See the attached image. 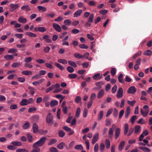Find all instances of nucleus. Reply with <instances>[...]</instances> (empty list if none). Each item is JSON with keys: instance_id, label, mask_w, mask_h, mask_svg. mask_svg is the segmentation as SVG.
<instances>
[{"instance_id": "obj_35", "label": "nucleus", "mask_w": 152, "mask_h": 152, "mask_svg": "<svg viewBox=\"0 0 152 152\" xmlns=\"http://www.w3.org/2000/svg\"><path fill=\"white\" fill-rule=\"evenodd\" d=\"M141 113L142 115L144 117H146L148 115L149 112V111H144L142 109H141L140 110Z\"/></svg>"}, {"instance_id": "obj_3", "label": "nucleus", "mask_w": 152, "mask_h": 152, "mask_svg": "<svg viewBox=\"0 0 152 152\" xmlns=\"http://www.w3.org/2000/svg\"><path fill=\"white\" fill-rule=\"evenodd\" d=\"M46 121L48 124H52L53 123V116L50 113L47 115L46 118Z\"/></svg>"}, {"instance_id": "obj_39", "label": "nucleus", "mask_w": 152, "mask_h": 152, "mask_svg": "<svg viewBox=\"0 0 152 152\" xmlns=\"http://www.w3.org/2000/svg\"><path fill=\"white\" fill-rule=\"evenodd\" d=\"M22 74L25 75H32V72L30 71L25 70L22 72Z\"/></svg>"}, {"instance_id": "obj_63", "label": "nucleus", "mask_w": 152, "mask_h": 152, "mask_svg": "<svg viewBox=\"0 0 152 152\" xmlns=\"http://www.w3.org/2000/svg\"><path fill=\"white\" fill-rule=\"evenodd\" d=\"M81 100V97L80 96H77L76 97L75 99V101L76 103H79Z\"/></svg>"}, {"instance_id": "obj_40", "label": "nucleus", "mask_w": 152, "mask_h": 152, "mask_svg": "<svg viewBox=\"0 0 152 152\" xmlns=\"http://www.w3.org/2000/svg\"><path fill=\"white\" fill-rule=\"evenodd\" d=\"M21 63L20 62H15L13 63L11 65L12 67L16 68L17 67L20 66Z\"/></svg>"}, {"instance_id": "obj_42", "label": "nucleus", "mask_w": 152, "mask_h": 152, "mask_svg": "<svg viewBox=\"0 0 152 152\" xmlns=\"http://www.w3.org/2000/svg\"><path fill=\"white\" fill-rule=\"evenodd\" d=\"M75 148L76 150H81L83 149V147L81 145H77L75 146Z\"/></svg>"}, {"instance_id": "obj_58", "label": "nucleus", "mask_w": 152, "mask_h": 152, "mask_svg": "<svg viewBox=\"0 0 152 152\" xmlns=\"http://www.w3.org/2000/svg\"><path fill=\"white\" fill-rule=\"evenodd\" d=\"M49 151L51 152H58V149L54 147L50 148L49 149Z\"/></svg>"}, {"instance_id": "obj_61", "label": "nucleus", "mask_w": 152, "mask_h": 152, "mask_svg": "<svg viewBox=\"0 0 152 152\" xmlns=\"http://www.w3.org/2000/svg\"><path fill=\"white\" fill-rule=\"evenodd\" d=\"M110 72L111 74L113 76L115 75L116 72V69L115 68H112L111 69Z\"/></svg>"}, {"instance_id": "obj_29", "label": "nucleus", "mask_w": 152, "mask_h": 152, "mask_svg": "<svg viewBox=\"0 0 152 152\" xmlns=\"http://www.w3.org/2000/svg\"><path fill=\"white\" fill-rule=\"evenodd\" d=\"M114 130L113 128H110L108 132V137L109 138L111 139L112 138L113 133Z\"/></svg>"}, {"instance_id": "obj_41", "label": "nucleus", "mask_w": 152, "mask_h": 152, "mask_svg": "<svg viewBox=\"0 0 152 152\" xmlns=\"http://www.w3.org/2000/svg\"><path fill=\"white\" fill-rule=\"evenodd\" d=\"M67 70L69 73L74 72L75 71L74 69L70 66H68L66 68Z\"/></svg>"}, {"instance_id": "obj_7", "label": "nucleus", "mask_w": 152, "mask_h": 152, "mask_svg": "<svg viewBox=\"0 0 152 152\" xmlns=\"http://www.w3.org/2000/svg\"><path fill=\"white\" fill-rule=\"evenodd\" d=\"M95 84L96 85L97 87L93 88V90H98L102 88V86L103 85V83L102 82H96Z\"/></svg>"}, {"instance_id": "obj_45", "label": "nucleus", "mask_w": 152, "mask_h": 152, "mask_svg": "<svg viewBox=\"0 0 152 152\" xmlns=\"http://www.w3.org/2000/svg\"><path fill=\"white\" fill-rule=\"evenodd\" d=\"M16 152H28V151L25 148H19L17 149Z\"/></svg>"}, {"instance_id": "obj_2", "label": "nucleus", "mask_w": 152, "mask_h": 152, "mask_svg": "<svg viewBox=\"0 0 152 152\" xmlns=\"http://www.w3.org/2000/svg\"><path fill=\"white\" fill-rule=\"evenodd\" d=\"M94 18V15L93 14H90L89 18L88 19V21L86 22L84 21H82L83 23H84L86 27H90L91 25V23L93 22V19Z\"/></svg>"}, {"instance_id": "obj_51", "label": "nucleus", "mask_w": 152, "mask_h": 152, "mask_svg": "<svg viewBox=\"0 0 152 152\" xmlns=\"http://www.w3.org/2000/svg\"><path fill=\"white\" fill-rule=\"evenodd\" d=\"M152 54V51L150 50H147L144 52V55L149 56Z\"/></svg>"}, {"instance_id": "obj_1", "label": "nucleus", "mask_w": 152, "mask_h": 152, "mask_svg": "<svg viewBox=\"0 0 152 152\" xmlns=\"http://www.w3.org/2000/svg\"><path fill=\"white\" fill-rule=\"evenodd\" d=\"M47 139V138L45 137H42L34 144L39 147H41L45 143Z\"/></svg>"}, {"instance_id": "obj_22", "label": "nucleus", "mask_w": 152, "mask_h": 152, "mask_svg": "<svg viewBox=\"0 0 152 152\" xmlns=\"http://www.w3.org/2000/svg\"><path fill=\"white\" fill-rule=\"evenodd\" d=\"M4 58L7 60H10L14 59V57L13 55L8 54L4 56Z\"/></svg>"}, {"instance_id": "obj_54", "label": "nucleus", "mask_w": 152, "mask_h": 152, "mask_svg": "<svg viewBox=\"0 0 152 152\" xmlns=\"http://www.w3.org/2000/svg\"><path fill=\"white\" fill-rule=\"evenodd\" d=\"M32 60V58L31 57H28L26 58L24 60V61L26 63H28L31 62Z\"/></svg>"}, {"instance_id": "obj_30", "label": "nucleus", "mask_w": 152, "mask_h": 152, "mask_svg": "<svg viewBox=\"0 0 152 152\" xmlns=\"http://www.w3.org/2000/svg\"><path fill=\"white\" fill-rule=\"evenodd\" d=\"M57 142V140L54 138L50 139L48 143V145H50L56 143Z\"/></svg>"}, {"instance_id": "obj_25", "label": "nucleus", "mask_w": 152, "mask_h": 152, "mask_svg": "<svg viewBox=\"0 0 152 152\" xmlns=\"http://www.w3.org/2000/svg\"><path fill=\"white\" fill-rule=\"evenodd\" d=\"M74 55L75 58L79 59H82L84 57L83 55L77 53H74Z\"/></svg>"}, {"instance_id": "obj_10", "label": "nucleus", "mask_w": 152, "mask_h": 152, "mask_svg": "<svg viewBox=\"0 0 152 152\" xmlns=\"http://www.w3.org/2000/svg\"><path fill=\"white\" fill-rule=\"evenodd\" d=\"M33 147L34 148L32 149L31 152H40V149L39 147L34 144L33 145Z\"/></svg>"}, {"instance_id": "obj_57", "label": "nucleus", "mask_w": 152, "mask_h": 152, "mask_svg": "<svg viewBox=\"0 0 152 152\" xmlns=\"http://www.w3.org/2000/svg\"><path fill=\"white\" fill-rule=\"evenodd\" d=\"M79 47L82 49H87L88 48V46L84 44H81L79 45Z\"/></svg>"}, {"instance_id": "obj_20", "label": "nucleus", "mask_w": 152, "mask_h": 152, "mask_svg": "<svg viewBox=\"0 0 152 152\" xmlns=\"http://www.w3.org/2000/svg\"><path fill=\"white\" fill-rule=\"evenodd\" d=\"M11 144L14 145V146H20L22 145V144L21 142L20 141H15L11 142Z\"/></svg>"}, {"instance_id": "obj_24", "label": "nucleus", "mask_w": 152, "mask_h": 152, "mask_svg": "<svg viewBox=\"0 0 152 152\" xmlns=\"http://www.w3.org/2000/svg\"><path fill=\"white\" fill-rule=\"evenodd\" d=\"M82 12V10H77L74 13V17H77L79 16L81 14Z\"/></svg>"}, {"instance_id": "obj_14", "label": "nucleus", "mask_w": 152, "mask_h": 152, "mask_svg": "<svg viewBox=\"0 0 152 152\" xmlns=\"http://www.w3.org/2000/svg\"><path fill=\"white\" fill-rule=\"evenodd\" d=\"M33 132L34 133H36L38 131V127L37 125L35 123L33 124L32 126Z\"/></svg>"}, {"instance_id": "obj_33", "label": "nucleus", "mask_w": 152, "mask_h": 152, "mask_svg": "<svg viewBox=\"0 0 152 152\" xmlns=\"http://www.w3.org/2000/svg\"><path fill=\"white\" fill-rule=\"evenodd\" d=\"M26 34L27 35L31 37H37V35L36 34L31 32H26Z\"/></svg>"}, {"instance_id": "obj_13", "label": "nucleus", "mask_w": 152, "mask_h": 152, "mask_svg": "<svg viewBox=\"0 0 152 152\" xmlns=\"http://www.w3.org/2000/svg\"><path fill=\"white\" fill-rule=\"evenodd\" d=\"M121 130L120 128H117L115 131V140H117L118 137L120 133Z\"/></svg>"}, {"instance_id": "obj_47", "label": "nucleus", "mask_w": 152, "mask_h": 152, "mask_svg": "<svg viewBox=\"0 0 152 152\" xmlns=\"http://www.w3.org/2000/svg\"><path fill=\"white\" fill-rule=\"evenodd\" d=\"M77 77V75L74 73L69 74L68 75V77L70 79H75Z\"/></svg>"}, {"instance_id": "obj_15", "label": "nucleus", "mask_w": 152, "mask_h": 152, "mask_svg": "<svg viewBox=\"0 0 152 152\" xmlns=\"http://www.w3.org/2000/svg\"><path fill=\"white\" fill-rule=\"evenodd\" d=\"M130 107L129 106H128L126 108L125 113V116L126 118H128L130 112Z\"/></svg>"}, {"instance_id": "obj_11", "label": "nucleus", "mask_w": 152, "mask_h": 152, "mask_svg": "<svg viewBox=\"0 0 152 152\" xmlns=\"http://www.w3.org/2000/svg\"><path fill=\"white\" fill-rule=\"evenodd\" d=\"M21 9L22 10H25L26 12H28L31 10L30 6L28 4H26L21 7Z\"/></svg>"}, {"instance_id": "obj_36", "label": "nucleus", "mask_w": 152, "mask_h": 152, "mask_svg": "<svg viewBox=\"0 0 152 152\" xmlns=\"http://www.w3.org/2000/svg\"><path fill=\"white\" fill-rule=\"evenodd\" d=\"M129 129V125L128 124H126L124 125V134L125 135L127 134Z\"/></svg>"}, {"instance_id": "obj_49", "label": "nucleus", "mask_w": 152, "mask_h": 152, "mask_svg": "<svg viewBox=\"0 0 152 152\" xmlns=\"http://www.w3.org/2000/svg\"><path fill=\"white\" fill-rule=\"evenodd\" d=\"M142 53V52L140 51H139L136 54H135L134 55L132 58L133 59H135L137 57L140 56Z\"/></svg>"}, {"instance_id": "obj_18", "label": "nucleus", "mask_w": 152, "mask_h": 152, "mask_svg": "<svg viewBox=\"0 0 152 152\" xmlns=\"http://www.w3.org/2000/svg\"><path fill=\"white\" fill-rule=\"evenodd\" d=\"M102 76H100V74L98 73L95 74L93 77V78L94 80H99L100 79Z\"/></svg>"}, {"instance_id": "obj_6", "label": "nucleus", "mask_w": 152, "mask_h": 152, "mask_svg": "<svg viewBox=\"0 0 152 152\" xmlns=\"http://www.w3.org/2000/svg\"><path fill=\"white\" fill-rule=\"evenodd\" d=\"M35 31H38L41 32H44L46 31V28L44 27H36L34 28Z\"/></svg>"}, {"instance_id": "obj_43", "label": "nucleus", "mask_w": 152, "mask_h": 152, "mask_svg": "<svg viewBox=\"0 0 152 152\" xmlns=\"http://www.w3.org/2000/svg\"><path fill=\"white\" fill-rule=\"evenodd\" d=\"M17 49L14 48L10 49L8 50V53H15L17 52Z\"/></svg>"}, {"instance_id": "obj_31", "label": "nucleus", "mask_w": 152, "mask_h": 152, "mask_svg": "<svg viewBox=\"0 0 152 152\" xmlns=\"http://www.w3.org/2000/svg\"><path fill=\"white\" fill-rule=\"evenodd\" d=\"M104 115V112L102 111H100L98 115V119L99 121H100L103 118Z\"/></svg>"}, {"instance_id": "obj_44", "label": "nucleus", "mask_w": 152, "mask_h": 152, "mask_svg": "<svg viewBox=\"0 0 152 152\" xmlns=\"http://www.w3.org/2000/svg\"><path fill=\"white\" fill-rule=\"evenodd\" d=\"M30 126V124L29 122H27L24 124L23 126V129H27Z\"/></svg>"}, {"instance_id": "obj_59", "label": "nucleus", "mask_w": 152, "mask_h": 152, "mask_svg": "<svg viewBox=\"0 0 152 152\" xmlns=\"http://www.w3.org/2000/svg\"><path fill=\"white\" fill-rule=\"evenodd\" d=\"M136 102V101L135 100H133L132 101L128 100L127 101L128 104L132 106H133L134 105Z\"/></svg>"}, {"instance_id": "obj_46", "label": "nucleus", "mask_w": 152, "mask_h": 152, "mask_svg": "<svg viewBox=\"0 0 152 152\" xmlns=\"http://www.w3.org/2000/svg\"><path fill=\"white\" fill-rule=\"evenodd\" d=\"M50 63H45V65L48 68L52 69L53 68V66L51 64L52 63V62L50 61Z\"/></svg>"}, {"instance_id": "obj_52", "label": "nucleus", "mask_w": 152, "mask_h": 152, "mask_svg": "<svg viewBox=\"0 0 152 152\" xmlns=\"http://www.w3.org/2000/svg\"><path fill=\"white\" fill-rule=\"evenodd\" d=\"M58 61L59 63H62L64 64H66L67 63V62L66 60L61 59H58Z\"/></svg>"}, {"instance_id": "obj_4", "label": "nucleus", "mask_w": 152, "mask_h": 152, "mask_svg": "<svg viewBox=\"0 0 152 152\" xmlns=\"http://www.w3.org/2000/svg\"><path fill=\"white\" fill-rule=\"evenodd\" d=\"M20 4H14L12 3L10 4V11L13 12L14 10H15L20 6Z\"/></svg>"}, {"instance_id": "obj_64", "label": "nucleus", "mask_w": 152, "mask_h": 152, "mask_svg": "<svg viewBox=\"0 0 152 152\" xmlns=\"http://www.w3.org/2000/svg\"><path fill=\"white\" fill-rule=\"evenodd\" d=\"M99 147V144L97 143H96L94 146V152H97L98 151Z\"/></svg>"}, {"instance_id": "obj_9", "label": "nucleus", "mask_w": 152, "mask_h": 152, "mask_svg": "<svg viewBox=\"0 0 152 152\" xmlns=\"http://www.w3.org/2000/svg\"><path fill=\"white\" fill-rule=\"evenodd\" d=\"M53 28L58 32H60L61 31V26L57 23H53Z\"/></svg>"}, {"instance_id": "obj_19", "label": "nucleus", "mask_w": 152, "mask_h": 152, "mask_svg": "<svg viewBox=\"0 0 152 152\" xmlns=\"http://www.w3.org/2000/svg\"><path fill=\"white\" fill-rule=\"evenodd\" d=\"M69 38V36H67L66 37H65L62 40L63 43L62 44V45H66L67 46L69 45V43L68 42L66 41V40H67Z\"/></svg>"}, {"instance_id": "obj_32", "label": "nucleus", "mask_w": 152, "mask_h": 152, "mask_svg": "<svg viewBox=\"0 0 152 152\" xmlns=\"http://www.w3.org/2000/svg\"><path fill=\"white\" fill-rule=\"evenodd\" d=\"M37 8L39 10V11L42 12L45 11L47 10L45 7H43L41 6H38Z\"/></svg>"}, {"instance_id": "obj_27", "label": "nucleus", "mask_w": 152, "mask_h": 152, "mask_svg": "<svg viewBox=\"0 0 152 152\" xmlns=\"http://www.w3.org/2000/svg\"><path fill=\"white\" fill-rule=\"evenodd\" d=\"M125 144V142L124 141H122L120 143L118 146L119 150L121 151L122 150Z\"/></svg>"}, {"instance_id": "obj_26", "label": "nucleus", "mask_w": 152, "mask_h": 152, "mask_svg": "<svg viewBox=\"0 0 152 152\" xmlns=\"http://www.w3.org/2000/svg\"><path fill=\"white\" fill-rule=\"evenodd\" d=\"M64 146H66V144L64 142H61L58 144L57 145V147L60 149H62Z\"/></svg>"}, {"instance_id": "obj_12", "label": "nucleus", "mask_w": 152, "mask_h": 152, "mask_svg": "<svg viewBox=\"0 0 152 152\" xmlns=\"http://www.w3.org/2000/svg\"><path fill=\"white\" fill-rule=\"evenodd\" d=\"M99 137V134L96 133L95 134L93 137V139L92 140V144H94L98 140Z\"/></svg>"}, {"instance_id": "obj_38", "label": "nucleus", "mask_w": 152, "mask_h": 152, "mask_svg": "<svg viewBox=\"0 0 152 152\" xmlns=\"http://www.w3.org/2000/svg\"><path fill=\"white\" fill-rule=\"evenodd\" d=\"M81 111V109L80 107H78L75 113V117L76 118H78Z\"/></svg>"}, {"instance_id": "obj_16", "label": "nucleus", "mask_w": 152, "mask_h": 152, "mask_svg": "<svg viewBox=\"0 0 152 152\" xmlns=\"http://www.w3.org/2000/svg\"><path fill=\"white\" fill-rule=\"evenodd\" d=\"M123 74L122 73H120L118 77L119 82L122 84L124 83V81L123 80Z\"/></svg>"}, {"instance_id": "obj_21", "label": "nucleus", "mask_w": 152, "mask_h": 152, "mask_svg": "<svg viewBox=\"0 0 152 152\" xmlns=\"http://www.w3.org/2000/svg\"><path fill=\"white\" fill-rule=\"evenodd\" d=\"M18 21L20 23H25L27 22V20L26 18H23V16H21L19 18Z\"/></svg>"}, {"instance_id": "obj_55", "label": "nucleus", "mask_w": 152, "mask_h": 152, "mask_svg": "<svg viewBox=\"0 0 152 152\" xmlns=\"http://www.w3.org/2000/svg\"><path fill=\"white\" fill-rule=\"evenodd\" d=\"M65 134V133L62 130H59L58 132V135L60 137H64Z\"/></svg>"}, {"instance_id": "obj_56", "label": "nucleus", "mask_w": 152, "mask_h": 152, "mask_svg": "<svg viewBox=\"0 0 152 152\" xmlns=\"http://www.w3.org/2000/svg\"><path fill=\"white\" fill-rule=\"evenodd\" d=\"M140 128V126L139 125L136 126L135 127L134 133L137 134L138 132L139 131Z\"/></svg>"}, {"instance_id": "obj_48", "label": "nucleus", "mask_w": 152, "mask_h": 152, "mask_svg": "<svg viewBox=\"0 0 152 152\" xmlns=\"http://www.w3.org/2000/svg\"><path fill=\"white\" fill-rule=\"evenodd\" d=\"M27 137L28 141L29 142H31L33 140V137L29 133H28L27 134Z\"/></svg>"}, {"instance_id": "obj_34", "label": "nucleus", "mask_w": 152, "mask_h": 152, "mask_svg": "<svg viewBox=\"0 0 152 152\" xmlns=\"http://www.w3.org/2000/svg\"><path fill=\"white\" fill-rule=\"evenodd\" d=\"M58 104V102L56 100H52L50 102V106L52 107L53 106L57 105Z\"/></svg>"}, {"instance_id": "obj_17", "label": "nucleus", "mask_w": 152, "mask_h": 152, "mask_svg": "<svg viewBox=\"0 0 152 152\" xmlns=\"http://www.w3.org/2000/svg\"><path fill=\"white\" fill-rule=\"evenodd\" d=\"M104 91L103 89L100 90L99 92L97 95V98L98 99H100L104 95Z\"/></svg>"}, {"instance_id": "obj_53", "label": "nucleus", "mask_w": 152, "mask_h": 152, "mask_svg": "<svg viewBox=\"0 0 152 152\" xmlns=\"http://www.w3.org/2000/svg\"><path fill=\"white\" fill-rule=\"evenodd\" d=\"M55 65L58 68H59L60 70H62L64 69V68L60 64L58 63L57 62H55Z\"/></svg>"}, {"instance_id": "obj_5", "label": "nucleus", "mask_w": 152, "mask_h": 152, "mask_svg": "<svg viewBox=\"0 0 152 152\" xmlns=\"http://www.w3.org/2000/svg\"><path fill=\"white\" fill-rule=\"evenodd\" d=\"M123 90L121 87L119 88L118 92L116 97L118 98H121L123 96Z\"/></svg>"}, {"instance_id": "obj_8", "label": "nucleus", "mask_w": 152, "mask_h": 152, "mask_svg": "<svg viewBox=\"0 0 152 152\" xmlns=\"http://www.w3.org/2000/svg\"><path fill=\"white\" fill-rule=\"evenodd\" d=\"M136 91V89L134 86H132L130 87L127 91V92L129 94H134Z\"/></svg>"}, {"instance_id": "obj_62", "label": "nucleus", "mask_w": 152, "mask_h": 152, "mask_svg": "<svg viewBox=\"0 0 152 152\" xmlns=\"http://www.w3.org/2000/svg\"><path fill=\"white\" fill-rule=\"evenodd\" d=\"M108 12V11L106 10H102L99 11V13L102 15H105Z\"/></svg>"}, {"instance_id": "obj_60", "label": "nucleus", "mask_w": 152, "mask_h": 152, "mask_svg": "<svg viewBox=\"0 0 152 152\" xmlns=\"http://www.w3.org/2000/svg\"><path fill=\"white\" fill-rule=\"evenodd\" d=\"M37 62L40 64H43L45 63V61L42 59H38L36 60Z\"/></svg>"}, {"instance_id": "obj_50", "label": "nucleus", "mask_w": 152, "mask_h": 152, "mask_svg": "<svg viewBox=\"0 0 152 152\" xmlns=\"http://www.w3.org/2000/svg\"><path fill=\"white\" fill-rule=\"evenodd\" d=\"M64 23L66 25L69 26L72 23V22L70 19L65 20L64 21Z\"/></svg>"}, {"instance_id": "obj_23", "label": "nucleus", "mask_w": 152, "mask_h": 152, "mask_svg": "<svg viewBox=\"0 0 152 152\" xmlns=\"http://www.w3.org/2000/svg\"><path fill=\"white\" fill-rule=\"evenodd\" d=\"M139 148L144 152H150L151 151V150L150 149L145 147L140 146L139 147Z\"/></svg>"}, {"instance_id": "obj_37", "label": "nucleus", "mask_w": 152, "mask_h": 152, "mask_svg": "<svg viewBox=\"0 0 152 152\" xmlns=\"http://www.w3.org/2000/svg\"><path fill=\"white\" fill-rule=\"evenodd\" d=\"M68 63L69 65L74 67L75 68L77 67V65L76 63L73 61H68Z\"/></svg>"}, {"instance_id": "obj_28", "label": "nucleus", "mask_w": 152, "mask_h": 152, "mask_svg": "<svg viewBox=\"0 0 152 152\" xmlns=\"http://www.w3.org/2000/svg\"><path fill=\"white\" fill-rule=\"evenodd\" d=\"M20 104L21 106L27 105L28 104L27 102V100L26 99H23L20 102Z\"/></svg>"}]
</instances>
